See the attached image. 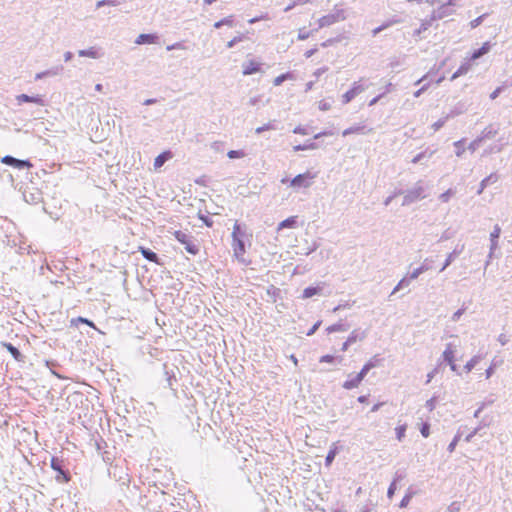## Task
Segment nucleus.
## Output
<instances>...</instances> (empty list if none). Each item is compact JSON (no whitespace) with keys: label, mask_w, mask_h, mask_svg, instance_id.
Listing matches in <instances>:
<instances>
[{"label":"nucleus","mask_w":512,"mask_h":512,"mask_svg":"<svg viewBox=\"0 0 512 512\" xmlns=\"http://www.w3.org/2000/svg\"><path fill=\"white\" fill-rule=\"evenodd\" d=\"M50 467L57 473L55 476L57 483H68L71 480V474L66 467L64 459L53 456L50 461Z\"/></svg>","instance_id":"nucleus-1"},{"label":"nucleus","mask_w":512,"mask_h":512,"mask_svg":"<svg viewBox=\"0 0 512 512\" xmlns=\"http://www.w3.org/2000/svg\"><path fill=\"white\" fill-rule=\"evenodd\" d=\"M175 239L180 242L185 250L191 255H197L199 253V245L196 243L195 238L181 230L174 232Z\"/></svg>","instance_id":"nucleus-2"},{"label":"nucleus","mask_w":512,"mask_h":512,"mask_svg":"<svg viewBox=\"0 0 512 512\" xmlns=\"http://www.w3.org/2000/svg\"><path fill=\"white\" fill-rule=\"evenodd\" d=\"M426 197L425 188L421 181H418L413 188L405 191L402 206H409Z\"/></svg>","instance_id":"nucleus-3"},{"label":"nucleus","mask_w":512,"mask_h":512,"mask_svg":"<svg viewBox=\"0 0 512 512\" xmlns=\"http://www.w3.org/2000/svg\"><path fill=\"white\" fill-rule=\"evenodd\" d=\"M480 58V48L475 49L471 56L468 58H465L460 67L453 73L451 76V80H455L456 78L467 74L472 66L474 65V62Z\"/></svg>","instance_id":"nucleus-4"},{"label":"nucleus","mask_w":512,"mask_h":512,"mask_svg":"<svg viewBox=\"0 0 512 512\" xmlns=\"http://www.w3.org/2000/svg\"><path fill=\"white\" fill-rule=\"evenodd\" d=\"M478 427L474 428L473 431L466 433L467 427L462 426L457 431L456 435L454 436L453 440L450 442V444L447 447V450L452 453L455 450V447L457 444L461 441V439L464 437L465 442H470L472 437L477 433Z\"/></svg>","instance_id":"nucleus-5"},{"label":"nucleus","mask_w":512,"mask_h":512,"mask_svg":"<svg viewBox=\"0 0 512 512\" xmlns=\"http://www.w3.org/2000/svg\"><path fill=\"white\" fill-rule=\"evenodd\" d=\"M232 249L236 259L245 265H248L250 261H247L244 257L246 253L245 239H232Z\"/></svg>","instance_id":"nucleus-6"},{"label":"nucleus","mask_w":512,"mask_h":512,"mask_svg":"<svg viewBox=\"0 0 512 512\" xmlns=\"http://www.w3.org/2000/svg\"><path fill=\"white\" fill-rule=\"evenodd\" d=\"M315 176L309 171L296 175L293 179L290 180V186L296 188H308L311 185V180Z\"/></svg>","instance_id":"nucleus-7"},{"label":"nucleus","mask_w":512,"mask_h":512,"mask_svg":"<svg viewBox=\"0 0 512 512\" xmlns=\"http://www.w3.org/2000/svg\"><path fill=\"white\" fill-rule=\"evenodd\" d=\"M3 164L17 168L19 170L32 167V163L29 160L17 159L11 155H6L1 159Z\"/></svg>","instance_id":"nucleus-8"},{"label":"nucleus","mask_w":512,"mask_h":512,"mask_svg":"<svg viewBox=\"0 0 512 512\" xmlns=\"http://www.w3.org/2000/svg\"><path fill=\"white\" fill-rule=\"evenodd\" d=\"M23 199L28 204L36 205L42 202V192L37 188H27L23 191Z\"/></svg>","instance_id":"nucleus-9"},{"label":"nucleus","mask_w":512,"mask_h":512,"mask_svg":"<svg viewBox=\"0 0 512 512\" xmlns=\"http://www.w3.org/2000/svg\"><path fill=\"white\" fill-rule=\"evenodd\" d=\"M501 228L498 224H496L493 228V231L490 233V252L489 258H492L496 249L498 248V240L500 237Z\"/></svg>","instance_id":"nucleus-10"},{"label":"nucleus","mask_w":512,"mask_h":512,"mask_svg":"<svg viewBox=\"0 0 512 512\" xmlns=\"http://www.w3.org/2000/svg\"><path fill=\"white\" fill-rule=\"evenodd\" d=\"M159 40V37L155 33H142L140 34L136 40L135 44L137 45H145V44H155Z\"/></svg>","instance_id":"nucleus-11"},{"label":"nucleus","mask_w":512,"mask_h":512,"mask_svg":"<svg viewBox=\"0 0 512 512\" xmlns=\"http://www.w3.org/2000/svg\"><path fill=\"white\" fill-rule=\"evenodd\" d=\"M2 346L11 354V356L17 362H24L25 361V356L12 343H10V342H2Z\"/></svg>","instance_id":"nucleus-12"},{"label":"nucleus","mask_w":512,"mask_h":512,"mask_svg":"<svg viewBox=\"0 0 512 512\" xmlns=\"http://www.w3.org/2000/svg\"><path fill=\"white\" fill-rule=\"evenodd\" d=\"M163 371L166 377L167 386L173 389L174 384L177 382L175 370L177 367L169 368L167 364H163Z\"/></svg>","instance_id":"nucleus-13"},{"label":"nucleus","mask_w":512,"mask_h":512,"mask_svg":"<svg viewBox=\"0 0 512 512\" xmlns=\"http://www.w3.org/2000/svg\"><path fill=\"white\" fill-rule=\"evenodd\" d=\"M17 101L19 104L21 103H35V104H38V105H44V100L42 98V96L40 95H35V96H30V95H27V94H20L16 97Z\"/></svg>","instance_id":"nucleus-14"},{"label":"nucleus","mask_w":512,"mask_h":512,"mask_svg":"<svg viewBox=\"0 0 512 512\" xmlns=\"http://www.w3.org/2000/svg\"><path fill=\"white\" fill-rule=\"evenodd\" d=\"M249 234L247 233V228L245 225H241L239 224L238 222H235L234 226H233V231H232V239H248L249 238Z\"/></svg>","instance_id":"nucleus-15"},{"label":"nucleus","mask_w":512,"mask_h":512,"mask_svg":"<svg viewBox=\"0 0 512 512\" xmlns=\"http://www.w3.org/2000/svg\"><path fill=\"white\" fill-rule=\"evenodd\" d=\"M103 52H101L100 48L97 47H90L88 49H82L78 51V55L80 57H89L92 59H98L103 56Z\"/></svg>","instance_id":"nucleus-16"},{"label":"nucleus","mask_w":512,"mask_h":512,"mask_svg":"<svg viewBox=\"0 0 512 512\" xmlns=\"http://www.w3.org/2000/svg\"><path fill=\"white\" fill-rule=\"evenodd\" d=\"M324 283L317 286H308L303 290L302 299H308L316 295H320L323 290Z\"/></svg>","instance_id":"nucleus-17"},{"label":"nucleus","mask_w":512,"mask_h":512,"mask_svg":"<svg viewBox=\"0 0 512 512\" xmlns=\"http://www.w3.org/2000/svg\"><path fill=\"white\" fill-rule=\"evenodd\" d=\"M260 70H261V64L254 60H250L243 64V74L244 75H252L254 73L259 72Z\"/></svg>","instance_id":"nucleus-18"},{"label":"nucleus","mask_w":512,"mask_h":512,"mask_svg":"<svg viewBox=\"0 0 512 512\" xmlns=\"http://www.w3.org/2000/svg\"><path fill=\"white\" fill-rule=\"evenodd\" d=\"M404 477H405V474L403 472L397 471L395 473L394 479L391 482V484H390V486L388 487V490H387V497L388 498L391 499L393 497V495L395 494V491L397 489V482L403 480Z\"/></svg>","instance_id":"nucleus-19"},{"label":"nucleus","mask_w":512,"mask_h":512,"mask_svg":"<svg viewBox=\"0 0 512 512\" xmlns=\"http://www.w3.org/2000/svg\"><path fill=\"white\" fill-rule=\"evenodd\" d=\"M62 71H63V67L62 66H56V67H53L51 69H48V70H45V71L37 73L35 75V80H40V79H43L45 77L57 76Z\"/></svg>","instance_id":"nucleus-20"},{"label":"nucleus","mask_w":512,"mask_h":512,"mask_svg":"<svg viewBox=\"0 0 512 512\" xmlns=\"http://www.w3.org/2000/svg\"><path fill=\"white\" fill-rule=\"evenodd\" d=\"M463 246L461 248H458V246L448 254L442 268L440 269V272L444 271L462 252Z\"/></svg>","instance_id":"nucleus-21"},{"label":"nucleus","mask_w":512,"mask_h":512,"mask_svg":"<svg viewBox=\"0 0 512 512\" xmlns=\"http://www.w3.org/2000/svg\"><path fill=\"white\" fill-rule=\"evenodd\" d=\"M337 23L336 21V18L334 17V15H331L330 13L327 14V15H324L322 16L319 20H318V27L316 29H321V28H324V27H328V26H331L333 24Z\"/></svg>","instance_id":"nucleus-22"},{"label":"nucleus","mask_w":512,"mask_h":512,"mask_svg":"<svg viewBox=\"0 0 512 512\" xmlns=\"http://www.w3.org/2000/svg\"><path fill=\"white\" fill-rule=\"evenodd\" d=\"M172 157V153L170 151H164L159 154L154 160V167L160 168L162 167L166 161H168Z\"/></svg>","instance_id":"nucleus-23"},{"label":"nucleus","mask_w":512,"mask_h":512,"mask_svg":"<svg viewBox=\"0 0 512 512\" xmlns=\"http://www.w3.org/2000/svg\"><path fill=\"white\" fill-rule=\"evenodd\" d=\"M140 252L142 254V256L150 261V262H154V263H158L159 261V257L157 255V253H155L154 251H152L151 249L149 248H146V247H140Z\"/></svg>","instance_id":"nucleus-24"},{"label":"nucleus","mask_w":512,"mask_h":512,"mask_svg":"<svg viewBox=\"0 0 512 512\" xmlns=\"http://www.w3.org/2000/svg\"><path fill=\"white\" fill-rule=\"evenodd\" d=\"M452 12V7L449 8V5L442 4L437 10L433 12V18L442 19Z\"/></svg>","instance_id":"nucleus-25"},{"label":"nucleus","mask_w":512,"mask_h":512,"mask_svg":"<svg viewBox=\"0 0 512 512\" xmlns=\"http://www.w3.org/2000/svg\"><path fill=\"white\" fill-rule=\"evenodd\" d=\"M367 131H366V126L365 125H355V126H351L347 129H345L343 132H342V135L343 136H348V135H351V134H365Z\"/></svg>","instance_id":"nucleus-26"},{"label":"nucleus","mask_w":512,"mask_h":512,"mask_svg":"<svg viewBox=\"0 0 512 512\" xmlns=\"http://www.w3.org/2000/svg\"><path fill=\"white\" fill-rule=\"evenodd\" d=\"M365 337H366L365 331H361L360 329H354L348 336L347 340H348V343L353 344L358 340L359 341L363 340Z\"/></svg>","instance_id":"nucleus-27"},{"label":"nucleus","mask_w":512,"mask_h":512,"mask_svg":"<svg viewBox=\"0 0 512 512\" xmlns=\"http://www.w3.org/2000/svg\"><path fill=\"white\" fill-rule=\"evenodd\" d=\"M466 142L467 140L465 138H462L456 142H454L455 147V154L457 157H463V155L466 152Z\"/></svg>","instance_id":"nucleus-28"},{"label":"nucleus","mask_w":512,"mask_h":512,"mask_svg":"<svg viewBox=\"0 0 512 512\" xmlns=\"http://www.w3.org/2000/svg\"><path fill=\"white\" fill-rule=\"evenodd\" d=\"M349 329V325L346 323H335L333 325H330L326 328V332L328 334L334 333V332H345Z\"/></svg>","instance_id":"nucleus-29"},{"label":"nucleus","mask_w":512,"mask_h":512,"mask_svg":"<svg viewBox=\"0 0 512 512\" xmlns=\"http://www.w3.org/2000/svg\"><path fill=\"white\" fill-rule=\"evenodd\" d=\"M319 146L316 142L309 140L305 144H298L293 147L294 151L314 150Z\"/></svg>","instance_id":"nucleus-30"},{"label":"nucleus","mask_w":512,"mask_h":512,"mask_svg":"<svg viewBox=\"0 0 512 512\" xmlns=\"http://www.w3.org/2000/svg\"><path fill=\"white\" fill-rule=\"evenodd\" d=\"M361 382H362L361 378H359L357 375H355L353 378L348 379L343 383V388H345L347 390H351V389L357 388Z\"/></svg>","instance_id":"nucleus-31"},{"label":"nucleus","mask_w":512,"mask_h":512,"mask_svg":"<svg viewBox=\"0 0 512 512\" xmlns=\"http://www.w3.org/2000/svg\"><path fill=\"white\" fill-rule=\"evenodd\" d=\"M297 224L296 217L292 216L289 217L283 221H281L278 225V230L285 229V228H294Z\"/></svg>","instance_id":"nucleus-32"},{"label":"nucleus","mask_w":512,"mask_h":512,"mask_svg":"<svg viewBox=\"0 0 512 512\" xmlns=\"http://www.w3.org/2000/svg\"><path fill=\"white\" fill-rule=\"evenodd\" d=\"M412 280L406 275L404 278H402L398 284L394 287L392 293L390 296H392L393 294H395L396 292L408 287L410 285V282Z\"/></svg>","instance_id":"nucleus-33"},{"label":"nucleus","mask_w":512,"mask_h":512,"mask_svg":"<svg viewBox=\"0 0 512 512\" xmlns=\"http://www.w3.org/2000/svg\"><path fill=\"white\" fill-rule=\"evenodd\" d=\"M443 359L445 362H451V360H454V349L452 343H448L446 345V348L443 352Z\"/></svg>","instance_id":"nucleus-34"},{"label":"nucleus","mask_w":512,"mask_h":512,"mask_svg":"<svg viewBox=\"0 0 512 512\" xmlns=\"http://www.w3.org/2000/svg\"><path fill=\"white\" fill-rule=\"evenodd\" d=\"M268 130H277V121L276 120L270 121V122L264 124L263 126L256 128L255 132L257 134H261L264 131H268Z\"/></svg>","instance_id":"nucleus-35"},{"label":"nucleus","mask_w":512,"mask_h":512,"mask_svg":"<svg viewBox=\"0 0 512 512\" xmlns=\"http://www.w3.org/2000/svg\"><path fill=\"white\" fill-rule=\"evenodd\" d=\"M234 24V19H233V16H228V17H225L217 22L214 23V28L216 29H219L221 28L222 26L224 25H227V26H233Z\"/></svg>","instance_id":"nucleus-36"},{"label":"nucleus","mask_w":512,"mask_h":512,"mask_svg":"<svg viewBox=\"0 0 512 512\" xmlns=\"http://www.w3.org/2000/svg\"><path fill=\"white\" fill-rule=\"evenodd\" d=\"M338 453V449L337 447H332L330 448L328 454L326 455V458H325V465L326 466H330L332 464V462L334 461L336 455Z\"/></svg>","instance_id":"nucleus-37"},{"label":"nucleus","mask_w":512,"mask_h":512,"mask_svg":"<svg viewBox=\"0 0 512 512\" xmlns=\"http://www.w3.org/2000/svg\"><path fill=\"white\" fill-rule=\"evenodd\" d=\"M317 31L318 29H313L311 31H306L305 28L299 29L297 39L300 41L306 40Z\"/></svg>","instance_id":"nucleus-38"},{"label":"nucleus","mask_w":512,"mask_h":512,"mask_svg":"<svg viewBox=\"0 0 512 512\" xmlns=\"http://www.w3.org/2000/svg\"><path fill=\"white\" fill-rule=\"evenodd\" d=\"M433 151L431 152H428L427 150L426 151H423V152H420L418 153L413 159H412V163L416 164V163H419L421 162L423 159L425 158H430L432 155H433Z\"/></svg>","instance_id":"nucleus-39"},{"label":"nucleus","mask_w":512,"mask_h":512,"mask_svg":"<svg viewBox=\"0 0 512 512\" xmlns=\"http://www.w3.org/2000/svg\"><path fill=\"white\" fill-rule=\"evenodd\" d=\"M121 4L120 0H100L96 3V8H101L103 6H118Z\"/></svg>","instance_id":"nucleus-40"},{"label":"nucleus","mask_w":512,"mask_h":512,"mask_svg":"<svg viewBox=\"0 0 512 512\" xmlns=\"http://www.w3.org/2000/svg\"><path fill=\"white\" fill-rule=\"evenodd\" d=\"M292 78V74L290 72H286V73H283V74H280L279 76H277L274 81H273V84L275 86H279L281 85L284 81L288 80V79H291Z\"/></svg>","instance_id":"nucleus-41"},{"label":"nucleus","mask_w":512,"mask_h":512,"mask_svg":"<svg viewBox=\"0 0 512 512\" xmlns=\"http://www.w3.org/2000/svg\"><path fill=\"white\" fill-rule=\"evenodd\" d=\"M479 147H480V137H476L473 141H471L466 146V151H469L471 154H473Z\"/></svg>","instance_id":"nucleus-42"},{"label":"nucleus","mask_w":512,"mask_h":512,"mask_svg":"<svg viewBox=\"0 0 512 512\" xmlns=\"http://www.w3.org/2000/svg\"><path fill=\"white\" fill-rule=\"evenodd\" d=\"M498 180L497 174H490L489 176L482 179V191L487 187L489 184L495 183Z\"/></svg>","instance_id":"nucleus-43"},{"label":"nucleus","mask_w":512,"mask_h":512,"mask_svg":"<svg viewBox=\"0 0 512 512\" xmlns=\"http://www.w3.org/2000/svg\"><path fill=\"white\" fill-rule=\"evenodd\" d=\"M382 359L378 355H374L365 365L371 370L380 365Z\"/></svg>","instance_id":"nucleus-44"},{"label":"nucleus","mask_w":512,"mask_h":512,"mask_svg":"<svg viewBox=\"0 0 512 512\" xmlns=\"http://www.w3.org/2000/svg\"><path fill=\"white\" fill-rule=\"evenodd\" d=\"M496 134V130H494L492 127L485 128L482 130V143L485 141V139H490L494 137Z\"/></svg>","instance_id":"nucleus-45"},{"label":"nucleus","mask_w":512,"mask_h":512,"mask_svg":"<svg viewBox=\"0 0 512 512\" xmlns=\"http://www.w3.org/2000/svg\"><path fill=\"white\" fill-rule=\"evenodd\" d=\"M356 97V95L354 94V92L349 89L347 92H345L342 96V103L343 104H348L349 102H351L354 98Z\"/></svg>","instance_id":"nucleus-46"},{"label":"nucleus","mask_w":512,"mask_h":512,"mask_svg":"<svg viewBox=\"0 0 512 512\" xmlns=\"http://www.w3.org/2000/svg\"><path fill=\"white\" fill-rule=\"evenodd\" d=\"M227 156L230 159H239V158H243L245 156V153L243 150H230L227 153Z\"/></svg>","instance_id":"nucleus-47"},{"label":"nucleus","mask_w":512,"mask_h":512,"mask_svg":"<svg viewBox=\"0 0 512 512\" xmlns=\"http://www.w3.org/2000/svg\"><path fill=\"white\" fill-rule=\"evenodd\" d=\"M395 432H396V438L399 441H402L403 438L405 437L406 425H399V426H397L395 428Z\"/></svg>","instance_id":"nucleus-48"},{"label":"nucleus","mask_w":512,"mask_h":512,"mask_svg":"<svg viewBox=\"0 0 512 512\" xmlns=\"http://www.w3.org/2000/svg\"><path fill=\"white\" fill-rule=\"evenodd\" d=\"M350 89L357 96L365 90V87L361 84L360 81H355Z\"/></svg>","instance_id":"nucleus-49"},{"label":"nucleus","mask_w":512,"mask_h":512,"mask_svg":"<svg viewBox=\"0 0 512 512\" xmlns=\"http://www.w3.org/2000/svg\"><path fill=\"white\" fill-rule=\"evenodd\" d=\"M331 15H334V17L336 18V21L339 22V21H343L346 19V15H345V11L343 9H335L332 13H330Z\"/></svg>","instance_id":"nucleus-50"},{"label":"nucleus","mask_w":512,"mask_h":512,"mask_svg":"<svg viewBox=\"0 0 512 512\" xmlns=\"http://www.w3.org/2000/svg\"><path fill=\"white\" fill-rule=\"evenodd\" d=\"M449 117H450V115H447V116H445L443 118H440L438 121H436L432 125L434 131H438L440 128H442L445 125L446 121L449 119Z\"/></svg>","instance_id":"nucleus-51"},{"label":"nucleus","mask_w":512,"mask_h":512,"mask_svg":"<svg viewBox=\"0 0 512 512\" xmlns=\"http://www.w3.org/2000/svg\"><path fill=\"white\" fill-rule=\"evenodd\" d=\"M432 264H433V261H432L431 259H429V258H426V259L422 262V264L420 265V268H421L422 272L424 273V272H426V271L431 270V269H432V267H433V266H432Z\"/></svg>","instance_id":"nucleus-52"},{"label":"nucleus","mask_w":512,"mask_h":512,"mask_svg":"<svg viewBox=\"0 0 512 512\" xmlns=\"http://www.w3.org/2000/svg\"><path fill=\"white\" fill-rule=\"evenodd\" d=\"M420 433L425 438H427L430 435V424L428 422L422 423L420 427Z\"/></svg>","instance_id":"nucleus-53"},{"label":"nucleus","mask_w":512,"mask_h":512,"mask_svg":"<svg viewBox=\"0 0 512 512\" xmlns=\"http://www.w3.org/2000/svg\"><path fill=\"white\" fill-rule=\"evenodd\" d=\"M453 195H454V191L452 189H448L444 193L440 194L439 199L442 202H448Z\"/></svg>","instance_id":"nucleus-54"},{"label":"nucleus","mask_w":512,"mask_h":512,"mask_svg":"<svg viewBox=\"0 0 512 512\" xmlns=\"http://www.w3.org/2000/svg\"><path fill=\"white\" fill-rule=\"evenodd\" d=\"M412 496H413V493H407L403 498L402 500L400 501V504H399V507L400 508H405L408 506V504L410 503L411 499H412Z\"/></svg>","instance_id":"nucleus-55"},{"label":"nucleus","mask_w":512,"mask_h":512,"mask_svg":"<svg viewBox=\"0 0 512 512\" xmlns=\"http://www.w3.org/2000/svg\"><path fill=\"white\" fill-rule=\"evenodd\" d=\"M421 274H423L420 266L416 269H414L412 272H409L407 274V276L411 279V280H415L417 279Z\"/></svg>","instance_id":"nucleus-56"},{"label":"nucleus","mask_w":512,"mask_h":512,"mask_svg":"<svg viewBox=\"0 0 512 512\" xmlns=\"http://www.w3.org/2000/svg\"><path fill=\"white\" fill-rule=\"evenodd\" d=\"M243 38H244L243 35H239V36L234 37L233 39L228 41L227 47L228 48H233L237 43L241 42L243 40Z\"/></svg>","instance_id":"nucleus-57"},{"label":"nucleus","mask_w":512,"mask_h":512,"mask_svg":"<svg viewBox=\"0 0 512 512\" xmlns=\"http://www.w3.org/2000/svg\"><path fill=\"white\" fill-rule=\"evenodd\" d=\"M336 357L333 355H323L320 357L319 362L320 363H333L335 361Z\"/></svg>","instance_id":"nucleus-58"},{"label":"nucleus","mask_w":512,"mask_h":512,"mask_svg":"<svg viewBox=\"0 0 512 512\" xmlns=\"http://www.w3.org/2000/svg\"><path fill=\"white\" fill-rule=\"evenodd\" d=\"M199 219L202 220V222L207 227H212L213 226V220L209 216H206V215H203V214H199Z\"/></svg>","instance_id":"nucleus-59"},{"label":"nucleus","mask_w":512,"mask_h":512,"mask_svg":"<svg viewBox=\"0 0 512 512\" xmlns=\"http://www.w3.org/2000/svg\"><path fill=\"white\" fill-rule=\"evenodd\" d=\"M435 406H436V397H432L426 401L425 407L429 411H433L435 409Z\"/></svg>","instance_id":"nucleus-60"},{"label":"nucleus","mask_w":512,"mask_h":512,"mask_svg":"<svg viewBox=\"0 0 512 512\" xmlns=\"http://www.w3.org/2000/svg\"><path fill=\"white\" fill-rule=\"evenodd\" d=\"M322 321H317L306 333L307 336H312L321 326Z\"/></svg>","instance_id":"nucleus-61"},{"label":"nucleus","mask_w":512,"mask_h":512,"mask_svg":"<svg viewBox=\"0 0 512 512\" xmlns=\"http://www.w3.org/2000/svg\"><path fill=\"white\" fill-rule=\"evenodd\" d=\"M491 47L492 43L490 41L482 43V56L487 54L491 50Z\"/></svg>","instance_id":"nucleus-62"},{"label":"nucleus","mask_w":512,"mask_h":512,"mask_svg":"<svg viewBox=\"0 0 512 512\" xmlns=\"http://www.w3.org/2000/svg\"><path fill=\"white\" fill-rule=\"evenodd\" d=\"M370 371V369L364 364V366L362 367V369L360 370L359 373H357L356 375L361 378V380H363L365 378V376L368 374V372Z\"/></svg>","instance_id":"nucleus-63"},{"label":"nucleus","mask_w":512,"mask_h":512,"mask_svg":"<svg viewBox=\"0 0 512 512\" xmlns=\"http://www.w3.org/2000/svg\"><path fill=\"white\" fill-rule=\"evenodd\" d=\"M331 108V104L329 102H326L325 100H322L319 102V109L322 111H328Z\"/></svg>","instance_id":"nucleus-64"}]
</instances>
